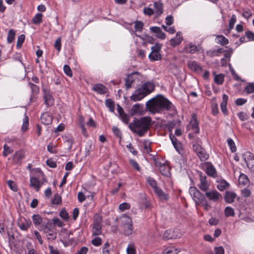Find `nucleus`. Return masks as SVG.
I'll use <instances>...</instances> for the list:
<instances>
[{"label": "nucleus", "mask_w": 254, "mask_h": 254, "mask_svg": "<svg viewBox=\"0 0 254 254\" xmlns=\"http://www.w3.org/2000/svg\"><path fill=\"white\" fill-rule=\"evenodd\" d=\"M146 106L148 111H158L166 110L176 111L174 105L168 99L162 95H157L146 103Z\"/></svg>", "instance_id": "nucleus-1"}, {"label": "nucleus", "mask_w": 254, "mask_h": 254, "mask_svg": "<svg viewBox=\"0 0 254 254\" xmlns=\"http://www.w3.org/2000/svg\"><path fill=\"white\" fill-rule=\"evenodd\" d=\"M151 119L150 117H144L139 119H135L133 123L129 125V127L134 133L139 136L144 135L148 131L151 125Z\"/></svg>", "instance_id": "nucleus-2"}, {"label": "nucleus", "mask_w": 254, "mask_h": 254, "mask_svg": "<svg viewBox=\"0 0 254 254\" xmlns=\"http://www.w3.org/2000/svg\"><path fill=\"white\" fill-rule=\"evenodd\" d=\"M154 89L155 85L153 81H146L135 91L130 98L134 101L141 100L153 92Z\"/></svg>", "instance_id": "nucleus-3"}, {"label": "nucleus", "mask_w": 254, "mask_h": 254, "mask_svg": "<svg viewBox=\"0 0 254 254\" xmlns=\"http://www.w3.org/2000/svg\"><path fill=\"white\" fill-rule=\"evenodd\" d=\"M121 226L123 229V233L126 236H129L132 232L131 219L126 215H123L120 218Z\"/></svg>", "instance_id": "nucleus-4"}, {"label": "nucleus", "mask_w": 254, "mask_h": 254, "mask_svg": "<svg viewBox=\"0 0 254 254\" xmlns=\"http://www.w3.org/2000/svg\"><path fill=\"white\" fill-rule=\"evenodd\" d=\"M142 78V75L138 72H134L128 74L125 80L126 89L130 88L133 83H138Z\"/></svg>", "instance_id": "nucleus-5"}, {"label": "nucleus", "mask_w": 254, "mask_h": 254, "mask_svg": "<svg viewBox=\"0 0 254 254\" xmlns=\"http://www.w3.org/2000/svg\"><path fill=\"white\" fill-rule=\"evenodd\" d=\"M189 192L196 203H200L205 199L204 195L196 188L190 187L189 190Z\"/></svg>", "instance_id": "nucleus-6"}, {"label": "nucleus", "mask_w": 254, "mask_h": 254, "mask_svg": "<svg viewBox=\"0 0 254 254\" xmlns=\"http://www.w3.org/2000/svg\"><path fill=\"white\" fill-rule=\"evenodd\" d=\"M200 183L198 185V188L203 191H207L209 190L210 184L206 181V177L203 176L202 173L199 174Z\"/></svg>", "instance_id": "nucleus-7"}, {"label": "nucleus", "mask_w": 254, "mask_h": 254, "mask_svg": "<svg viewBox=\"0 0 254 254\" xmlns=\"http://www.w3.org/2000/svg\"><path fill=\"white\" fill-rule=\"evenodd\" d=\"M101 217H98L95 218L94 223L93 224V235H98L101 233Z\"/></svg>", "instance_id": "nucleus-8"}, {"label": "nucleus", "mask_w": 254, "mask_h": 254, "mask_svg": "<svg viewBox=\"0 0 254 254\" xmlns=\"http://www.w3.org/2000/svg\"><path fill=\"white\" fill-rule=\"evenodd\" d=\"M92 90L97 94L101 95L105 94L108 91V88L101 83L94 84L92 88Z\"/></svg>", "instance_id": "nucleus-9"}, {"label": "nucleus", "mask_w": 254, "mask_h": 254, "mask_svg": "<svg viewBox=\"0 0 254 254\" xmlns=\"http://www.w3.org/2000/svg\"><path fill=\"white\" fill-rule=\"evenodd\" d=\"M52 224L51 223H47L44 226H42V230H43L45 233L47 234V237L49 239H54L56 238V234L51 230V227Z\"/></svg>", "instance_id": "nucleus-10"}, {"label": "nucleus", "mask_w": 254, "mask_h": 254, "mask_svg": "<svg viewBox=\"0 0 254 254\" xmlns=\"http://www.w3.org/2000/svg\"><path fill=\"white\" fill-rule=\"evenodd\" d=\"M204 166L206 167V173L208 176L213 178L216 177L217 173L216 169L211 163L206 162Z\"/></svg>", "instance_id": "nucleus-11"}, {"label": "nucleus", "mask_w": 254, "mask_h": 254, "mask_svg": "<svg viewBox=\"0 0 254 254\" xmlns=\"http://www.w3.org/2000/svg\"><path fill=\"white\" fill-rule=\"evenodd\" d=\"M150 30L151 32L155 34V36L157 38L161 40H164L166 38V35L162 31L160 27L157 26L150 27Z\"/></svg>", "instance_id": "nucleus-12"}, {"label": "nucleus", "mask_w": 254, "mask_h": 254, "mask_svg": "<svg viewBox=\"0 0 254 254\" xmlns=\"http://www.w3.org/2000/svg\"><path fill=\"white\" fill-rule=\"evenodd\" d=\"M153 10L156 17H159L163 12V4L160 1H155L153 3Z\"/></svg>", "instance_id": "nucleus-13"}, {"label": "nucleus", "mask_w": 254, "mask_h": 254, "mask_svg": "<svg viewBox=\"0 0 254 254\" xmlns=\"http://www.w3.org/2000/svg\"><path fill=\"white\" fill-rule=\"evenodd\" d=\"M53 120V116L50 112H43L41 116V121L43 124L47 125L50 124Z\"/></svg>", "instance_id": "nucleus-14"}, {"label": "nucleus", "mask_w": 254, "mask_h": 254, "mask_svg": "<svg viewBox=\"0 0 254 254\" xmlns=\"http://www.w3.org/2000/svg\"><path fill=\"white\" fill-rule=\"evenodd\" d=\"M205 195L210 200L216 201L219 199L221 194L216 190H211L206 191Z\"/></svg>", "instance_id": "nucleus-15"}, {"label": "nucleus", "mask_w": 254, "mask_h": 254, "mask_svg": "<svg viewBox=\"0 0 254 254\" xmlns=\"http://www.w3.org/2000/svg\"><path fill=\"white\" fill-rule=\"evenodd\" d=\"M190 124L192 129L194 130V132L195 133H199L198 122L197 120L196 115L194 113H193L191 115V120L190 122Z\"/></svg>", "instance_id": "nucleus-16"}, {"label": "nucleus", "mask_w": 254, "mask_h": 254, "mask_svg": "<svg viewBox=\"0 0 254 254\" xmlns=\"http://www.w3.org/2000/svg\"><path fill=\"white\" fill-rule=\"evenodd\" d=\"M188 65L189 68L193 71L199 73L202 70L200 65L195 61H190L188 62Z\"/></svg>", "instance_id": "nucleus-17"}, {"label": "nucleus", "mask_w": 254, "mask_h": 254, "mask_svg": "<svg viewBox=\"0 0 254 254\" xmlns=\"http://www.w3.org/2000/svg\"><path fill=\"white\" fill-rule=\"evenodd\" d=\"M183 40V37L182 36V33L181 32H178L176 34V37L174 38H172L170 41L171 45L174 47L179 45Z\"/></svg>", "instance_id": "nucleus-18"}, {"label": "nucleus", "mask_w": 254, "mask_h": 254, "mask_svg": "<svg viewBox=\"0 0 254 254\" xmlns=\"http://www.w3.org/2000/svg\"><path fill=\"white\" fill-rule=\"evenodd\" d=\"M198 51L197 47L192 43L186 45L183 49L184 52L189 54H194Z\"/></svg>", "instance_id": "nucleus-19"}, {"label": "nucleus", "mask_w": 254, "mask_h": 254, "mask_svg": "<svg viewBox=\"0 0 254 254\" xmlns=\"http://www.w3.org/2000/svg\"><path fill=\"white\" fill-rule=\"evenodd\" d=\"M44 92V98L45 99V103L47 106H51L54 103V99L51 94L46 89H43Z\"/></svg>", "instance_id": "nucleus-20"}, {"label": "nucleus", "mask_w": 254, "mask_h": 254, "mask_svg": "<svg viewBox=\"0 0 254 254\" xmlns=\"http://www.w3.org/2000/svg\"><path fill=\"white\" fill-rule=\"evenodd\" d=\"M136 112H132L130 114H126V112H118V115H117L125 124H128L129 118L135 115Z\"/></svg>", "instance_id": "nucleus-21"}, {"label": "nucleus", "mask_w": 254, "mask_h": 254, "mask_svg": "<svg viewBox=\"0 0 254 254\" xmlns=\"http://www.w3.org/2000/svg\"><path fill=\"white\" fill-rule=\"evenodd\" d=\"M31 224V221L26 219H24L23 221L21 220L18 223V225L19 228L23 231H27L30 227Z\"/></svg>", "instance_id": "nucleus-22"}, {"label": "nucleus", "mask_w": 254, "mask_h": 254, "mask_svg": "<svg viewBox=\"0 0 254 254\" xmlns=\"http://www.w3.org/2000/svg\"><path fill=\"white\" fill-rule=\"evenodd\" d=\"M153 190L160 199L167 200L168 199V195L159 187H157Z\"/></svg>", "instance_id": "nucleus-23"}, {"label": "nucleus", "mask_w": 254, "mask_h": 254, "mask_svg": "<svg viewBox=\"0 0 254 254\" xmlns=\"http://www.w3.org/2000/svg\"><path fill=\"white\" fill-rule=\"evenodd\" d=\"M236 196V194L235 193L227 191L225 192L224 197L225 200L227 203H232L234 201Z\"/></svg>", "instance_id": "nucleus-24"}, {"label": "nucleus", "mask_w": 254, "mask_h": 254, "mask_svg": "<svg viewBox=\"0 0 254 254\" xmlns=\"http://www.w3.org/2000/svg\"><path fill=\"white\" fill-rule=\"evenodd\" d=\"M224 51L223 50V49L219 48L217 49H214L212 50L208 51L206 52V54L208 56L210 57H213L219 56L220 53L224 52Z\"/></svg>", "instance_id": "nucleus-25"}, {"label": "nucleus", "mask_w": 254, "mask_h": 254, "mask_svg": "<svg viewBox=\"0 0 254 254\" xmlns=\"http://www.w3.org/2000/svg\"><path fill=\"white\" fill-rule=\"evenodd\" d=\"M30 186L35 188L37 191H39L40 188V183L39 180L35 178L32 177L30 179Z\"/></svg>", "instance_id": "nucleus-26"}, {"label": "nucleus", "mask_w": 254, "mask_h": 254, "mask_svg": "<svg viewBox=\"0 0 254 254\" xmlns=\"http://www.w3.org/2000/svg\"><path fill=\"white\" fill-rule=\"evenodd\" d=\"M25 156L24 153L22 150H19L15 152L13 156V160L16 163H19Z\"/></svg>", "instance_id": "nucleus-27"}, {"label": "nucleus", "mask_w": 254, "mask_h": 254, "mask_svg": "<svg viewBox=\"0 0 254 254\" xmlns=\"http://www.w3.org/2000/svg\"><path fill=\"white\" fill-rule=\"evenodd\" d=\"M93 148L90 141H88L85 143L84 151L85 156H89L90 154V152L93 151Z\"/></svg>", "instance_id": "nucleus-28"}, {"label": "nucleus", "mask_w": 254, "mask_h": 254, "mask_svg": "<svg viewBox=\"0 0 254 254\" xmlns=\"http://www.w3.org/2000/svg\"><path fill=\"white\" fill-rule=\"evenodd\" d=\"M148 58L151 61H160L162 58L160 53H155L152 52L149 54Z\"/></svg>", "instance_id": "nucleus-29"}, {"label": "nucleus", "mask_w": 254, "mask_h": 254, "mask_svg": "<svg viewBox=\"0 0 254 254\" xmlns=\"http://www.w3.org/2000/svg\"><path fill=\"white\" fill-rule=\"evenodd\" d=\"M129 31H130L131 35H132V36L134 39V42L136 45H137V42L135 40V37H138L140 38L143 41V42L145 41L146 37L147 36V34H144L142 35H138L137 33H135L134 32L133 30H132V29L130 30Z\"/></svg>", "instance_id": "nucleus-30"}, {"label": "nucleus", "mask_w": 254, "mask_h": 254, "mask_svg": "<svg viewBox=\"0 0 254 254\" xmlns=\"http://www.w3.org/2000/svg\"><path fill=\"white\" fill-rule=\"evenodd\" d=\"M105 105L109 109L110 111H114L116 104L113 100L111 99H107L105 100Z\"/></svg>", "instance_id": "nucleus-31"}, {"label": "nucleus", "mask_w": 254, "mask_h": 254, "mask_svg": "<svg viewBox=\"0 0 254 254\" xmlns=\"http://www.w3.org/2000/svg\"><path fill=\"white\" fill-rule=\"evenodd\" d=\"M144 26L143 23L141 21H135L134 23V32L135 33L136 32H140L142 31L143 27Z\"/></svg>", "instance_id": "nucleus-32"}, {"label": "nucleus", "mask_w": 254, "mask_h": 254, "mask_svg": "<svg viewBox=\"0 0 254 254\" xmlns=\"http://www.w3.org/2000/svg\"><path fill=\"white\" fill-rule=\"evenodd\" d=\"M216 42L222 45H225L228 44V40L222 35H217L216 38Z\"/></svg>", "instance_id": "nucleus-33"}, {"label": "nucleus", "mask_w": 254, "mask_h": 254, "mask_svg": "<svg viewBox=\"0 0 254 254\" xmlns=\"http://www.w3.org/2000/svg\"><path fill=\"white\" fill-rule=\"evenodd\" d=\"M243 158L248 165V160L254 159V155L250 151H247L243 154Z\"/></svg>", "instance_id": "nucleus-34"}, {"label": "nucleus", "mask_w": 254, "mask_h": 254, "mask_svg": "<svg viewBox=\"0 0 254 254\" xmlns=\"http://www.w3.org/2000/svg\"><path fill=\"white\" fill-rule=\"evenodd\" d=\"M169 170V167L164 163L159 168L160 172L162 175L165 176H168L170 174Z\"/></svg>", "instance_id": "nucleus-35"}, {"label": "nucleus", "mask_w": 254, "mask_h": 254, "mask_svg": "<svg viewBox=\"0 0 254 254\" xmlns=\"http://www.w3.org/2000/svg\"><path fill=\"white\" fill-rule=\"evenodd\" d=\"M236 22V16L235 15L233 14L229 21V25L227 28L228 32L229 33L230 31L234 28V26Z\"/></svg>", "instance_id": "nucleus-36"}, {"label": "nucleus", "mask_w": 254, "mask_h": 254, "mask_svg": "<svg viewBox=\"0 0 254 254\" xmlns=\"http://www.w3.org/2000/svg\"><path fill=\"white\" fill-rule=\"evenodd\" d=\"M213 74L214 75V82L217 84H222L224 81V75L223 74L215 75V73H213Z\"/></svg>", "instance_id": "nucleus-37"}, {"label": "nucleus", "mask_w": 254, "mask_h": 254, "mask_svg": "<svg viewBox=\"0 0 254 254\" xmlns=\"http://www.w3.org/2000/svg\"><path fill=\"white\" fill-rule=\"evenodd\" d=\"M43 15L40 13H37L32 19V22L35 24H39L42 21Z\"/></svg>", "instance_id": "nucleus-38"}, {"label": "nucleus", "mask_w": 254, "mask_h": 254, "mask_svg": "<svg viewBox=\"0 0 254 254\" xmlns=\"http://www.w3.org/2000/svg\"><path fill=\"white\" fill-rule=\"evenodd\" d=\"M239 182L240 184L247 185L249 183V179L246 175L241 174L239 178Z\"/></svg>", "instance_id": "nucleus-39"}, {"label": "nucleus", "mask_w": 254, "mask_h": 254, "mask_svg": "<svg viewBox=\"0 0 254 254\" xmlns=\"http://www.w3.org/2000/svg\"><path fill=\"white\" fill-rule=\"evenodd\" d=\"M229 184L225 180H222L217 185V188L220 190L223 191L225 189L228 188Z\"/></svg>", "instance_id": "nucleus-40"}, {"label": "nucleus", "mask_w": 254, "mask_h": 254, "mask_svg": "<svg viewBox=\"0 0 254 254\" xmlns=\"http://www.w3.org/2000/svg\"><path fill=\"white\" fill-rule=\"evenodd\" d=\"M29 126V118L25 114V117L23 119V124L21 127V129L22 131H25L27 130Z\"/></svg>", "instance_id": "nucleus-41"}, {"label": "nucleus", "mask_w": 254, "mask_h": 254, "mask_svg": "<svg viewBox=\"0 0 254 254\" xmlns=\"http://www.w3.org/2000/svg\"><path fill=\"white\" fill-rule=\"evenodd\" d=\"M32 220L35 225H39L42 222V218L39 214H34L32 216Z\"/></svg>", "instance_id": "nucleus-42"}, {"label": "nucleus", "mask_w": 254, "mask_h": 254, "mask_svg": "<svg viewBox=\"0 0 254 254\" xmlns=\"http://www.w3.org/2000/svg\"><path fill=\"white\" fill-rule=\"evenodd\" d=\"M197 155L201 161H204L206 160L209 156L208 154L205 152L204 148L202 149V150L199 151Z\"/></svg>", "instance_id": "nucleus-43"}, {"label": "nucleus", "mask_w": 254, "mask_h": 254, "mask_svg": "<svg viewBox=\"0 0 254 254\" xmlns=\"http://www.w3.org/2000/svg\"><path fill=\"white\" fill-rule=\"evenodd\" d=\"M174 237V235L173 234V232L171 230H166L163 235V239L165 240H168L169 239H173Z\"/></svg>", "instance_id": "nucleus-44"}, {"label": "nucleus", "mask_w": 254, "mask_h": 254, "mask_svg": "<svg viewBox=\"0 0 254 254\" xmlns=\"http://www.w3.org/2000/svg\"><path fill=\"white\" fill-rule=\"evenodd\" d=\"M224 212L226 217L234 216L235 215L234 210L231 207H226L225 209Z\"/></svg>", "instance_id": "nucleus-45"}, {"label": "nucleus", "mask_w": 254, "mask_h": 254, "mask_svg": "<svg viewBox=\"0 0 254 254\" xmlns=\"http://www.w3.org/2000/svg\"><path fill=\"white\" fill-rule=\"evenodd\" d=\"M15 32L13 29H10L8 33L7 41L8 43H11L14 39Z\"/></svg>", "instance_id": "nucleus-46"}, {"label": "nucleus", "mask_w": 254, "mask_h": 254, "mask_svg": "<svg viewBox=\"0 0 254 254\" xmlns=\"http://www.w3.org/2000/svg\"><path fill=\"white\" fill-rule=\"evenodd\" d=\"M73 143V140L71 138H69L67 136L65 137V140H64V147H66L68 150H70L72 144Z\"/></svg>", "instance_id": "nucleus-47"}, {"label": "nucleus", "mask_w": 254, "mask_h": 254, "mask_svg": "<svg viewBox=\"0 0 254 254\" xmlns=\"http://www.w3.org/2000/svg\"><path fill=\"white\" fill-rule=\"evenodd\" d=\"M178 253V250L175 248H168L164 251L163 254H177Z\"/></svg>", "instance_id": "nucleus-48"}, {"label": "nucleus", "mask_w": 254, "mask_h": 254, "mask_svg": "<svg viewBox=\"0 0 254 254\" xmlns=\"http://www.w3.org/2000/svg\"><path fill=\"white\" fill-rule=\"evenodd\" d=\"M227 142L231 151L232 152H235L236 151L237 148L233 139L230 138H228L227 140Z\"/></svg>", "instance_id": "nucleus-49"}, {"label": "nucleus", "mask_w": 254, "mask_h": 254, "mask_svg": "<svg viewBox=\"0 0 254 254\" xmlns=\"http://www.w3.org/2000/svg\"><path fill=\"white\" fill-rule=\"evenodd\" d=\"M245 91L247 93L250 94L254 92V83H249L245 87Z\"/></svg>", "instance_id": "nucleus-50"}, {"label": "nucleus", "mask_w": 254, "mask_h": 254, "mask_svg": "<svg viewBox=\"0 0 254 254\" xmlns=\"http://www.w3.org/2000/svg\"><path fill=\"white\" fill-rule=\"evenodd\" d=\"M162 45L159 43H156L154 46L151 48V52L155 53H160L162 49Z\"/></svg>", "instance_id": "nucleus-51"}, {"label": "nucleus", "mask_w": 254, "mask_h": 254, "mask_svg": "<svg viewBox=\"0 0 254 254\" xmlns=\"http://www.w3.org/2000/svg\"><path fill=\"white\" fill-rule=\"evenodd\" d=\"M143 104L136 103L132 106L131 111H143Z\"/></svg>", "instance_id": "nucleus-52"}, {"label": "nucleus", "mask_w": 254, "mask_h": 254, "mask_svg": "<svg viewBox=\"0 0 254 254\" xmlns=\"http://www.w3.org/2000/svg\"><path fill=\"white\" fill-rule=\"evenodd\" d=\"M127 254H136V250L133 244H129L127 249Z\"/></svg>", "instance_id": "nucleus-53"}, {"label": "nucleus", "mask_w": 254, "mask_h": 254, "mask_svg": "<svg viewBox=\"0 0 254 254\" xmlns=\"http://www.w3.org/2000/svg\"><path fill=\"white\" fill-rule=\"evenodd\" d=\"M52 202L54 204H59L62 202V197L58 193L55 194L54 198L52 200Z\"/></svg>", "instance_id": "nucleus-54"}, {"label": "nucleus", "mask_w": 254, "mask_h": 254, "mask_svg": "<svg viewBox=\"0 0 254 254\" xmlns=\"http://www.w3.org/2000/svg\"><path fill=\"white\" fill-rule=\"evenodd\" d=\"M147 180L148 183L153 188V190L157 187L156 186V182L153 178L149 177L147 178Z\"/></svg>", "instance_id": "nucleus-55"}, {"label": "nucleus", "mask_w": 254, "mask_h": 254, "mask_svg": "<svg viewBox=\"0 0 254 254\" xmlns=\"http://www.w3.org/2000/svg\"><path fill=\"white\" fill-rule=\"evenodd\" d=\"M3 151L2 154L3 156L6 157L8 154L11 153L12 152V149H11L9 146L6 144H4L3 146Z\"/></svg>", "instance_id": "nucleus-56"}, {"label": "nucleus", "mask_w": 254, "mask_h": 254, "mask_svg": "<svg viewBox=\"0 0 254 254\" xmlns=\"http://www.w3.org/2000/svg\"><path fill=\"white\" fill-rule=\"evenodd\" d=\"M61 42L62 38L61 37H59L56 40L55 43L54 44V47L58 52L60 51L61 49Z\"/></svg>", "instance_id": "nucleus-57"}, {"label": "nucleus", "mask_w": 254, "mask_h": 254, "mask_svg": "<svg viewBox=\"0 0 254 254\" xmlns=\"http://www.w3.org/2000/svg\"><path fill=\"white\" fill-rule=\"evenodd\" d=\"M143 12L145 15L148 16H151L154 14L153 9L148 7H146L143 9Z\"/></svg>", "instance_id": "nucleus-58"}, {"label": "nucleus", "mask_w": 254, "mask_h": 254, "mask_svg": "<svg viewBox=\"0 0 254 254\" xmlns=\"http://www.w3.org/2000/svg\"><path fill=\"white\" fill-rule=\"evenodd\" d=\"M64 74L69 77L72 76V72L70 67L66 64H64Z\"/></svg>", "instance_id": "nucleus-59"}, {"label": "nucleus", "mask_w": 254, "mask_h": 254, "mask_svg": "<svg viewBox=\"0 0 254 254\" xmlns=\"http://www.w3.org/2000/svg\"><path fill=\"white\" fill-rule=\"evenodd\" d=\"M130 204L127 202H124L120 204L119 209L122 211H123L126 209H129L130 208Z\"/></svg>", "instance_id": "nucleus-60"}, {"label": "nucleus", "mask_w": 254, "mask_h": 254, "mask_svg": "<svg viewBox=\"0 0 254 254\" xmlns=\"http://www.w3.org/2000/svg\"><path fill=\"white\" fill-rule=\"evenodd\" d=\"M7 183L8 187L10 188V189L11 190H12L14 191H16L17 190V187L15 185V183L13 181L9 180L7 181Z\"/></svg>", "instance_id": "nucleus-61"}, {"label": "nucleus", "mask_w": 254, "mask_h": 254, "mask_svg": "<svg viewBox=\"0 0 254 254\" xmlns=\"http://www.w3.org/2000/svg\"><path fill=\"white\" fill-rule=\"evenodd\" d=\"M112 131H113L114 134H115V135H116L117 137H119L120 138H121L122 133L119 128H118L117 127H112Z\"/></svg>", "instance_id": "nucleus-62"}, {"label": "nucleus", "mask_w": 254, "mask_h": 254, "mask_svg": "<svg viewBox=\"0 0 254 254\" xmlns=\"http://www.w3.org/2000/svg\"><path fill=\"white\" fill-rule=\"evenodd\" d=\"M91 243L95 246H99L102 244V240L99 237L95 238L91 241Z\"/></svg>", "instance_id": "nucleus-63"}, {"label": "nucleus", "mask_w": 254, "mask_h": 254, "mask_svg": "<svg viewBox=\"0 0 254 254\" xmlns=\"http://www.w3.org/2000/svg\"><path fill=\"white\" fill-rule=\"evenodd\" d=\"M237 115L242 121H245L247 120L249 117V115L247 114V112H239Z\"/></svg>", "instance_id": "nucleus-64"}]
</instances>
